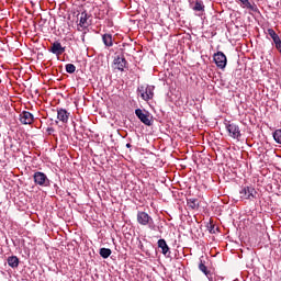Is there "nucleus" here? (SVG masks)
<instances>
[{"label":"nucleus","instance_id":"nucleus-17","mask_svg":"<svg viewBox=\"0 0 281 281\" xmlns=\"http://www.w3.org/2000/svg\"><path fill=\"white\" fill-rule=\"evenodd\" d=\"M7 262L9 267H11L12 269H16V267H19V257L11 256L8 258Z\"/></svg>","mask_w":281,"mask_h":281},{"label":"nucleus","instance_id":"nucleus-26","mask_svg":"<svg viewBox=\"0 0 281 281\" xmlns=\"http://www.w3.org/2000/svg\"><path fill=\"white\" fill-rule=\"evenodd\" d=\"M210 233L211 234H214L215 232H214V225H211V227H210Z\"/></svg>","mask_w":281,"mask_h":281},{"label":"nucleus","instance_id":"nucleus-23","mask_svg":"<svg viewBox=\"0 0 281 281\" xmlns=\"http://www.w3.org/2000/svg\"><path fill=\"white\" fill-rule=\"evenodd\" d=\"M267 34L270 36V38H272V41L279 36L273 29H268Z\"/></svg>","mask_w":281,"mask_h":281},{"label":"nucleus","instance_id":"nucleus-22","mask_svg":"<svg viewBox=\"0 0 281 281\" xmlns=\"http://www.w3.org/2000/svg\"><path fill=\"white\" fill-rule=\"evenodd\" d=\"M66 71H67V74H76V65L67 64L66 65Z\"/></svg>","mask_w":281,"mask_h":281},{"label":"nucleus","instance_id":"nucleus-4","mask_svg":"<svg viewBox=\"0 0 281 281\" xmlns=\"http://www.w3.org/2000/svg\"><path fill=\"white\" fill-rule=\"evenodd\" d=\"M135 115L143 124H145V126H153V117L150 116V113L144 112L142 109H136Z\"/></svg>","mask_w":281,"mask_h":281},{"label":"nucleus","instance_id":"nucleus-16","mask_svg":"<svg viewBox=\"0 0 281 281\" xmlns=\"http://www.w3.org/2000/svg\"><path fill=\"white\" fill-rule=\"evenodd\" d=\"M199 269L202 271V273H204V276H206L209 280H212V273L207 270V266L203 263L202 260L199 263Z\"/></svg>","mask_w":281,"mask_h":281},{"label":"nucleus","instance_id":"nucleus-1","mask_svg":"<svg viewBox=\"0 0 281 281\" xmlns=\"http://www.w3.org/2000/svg\"><path fill=\"white\" fill-rule=\"evenodd\" d=\"M35 186L41 188H49V178L44 172L37 171L33 175Z\"/></svg>","mask_w":281,"mask_h":281},{"label":"nucleus","instance_id":"nucleus-3","mask_svg":"<svg viewBox=\"0 0 281 281\" xmlns=\"http://www.w3.org/2000/svg\"><path fill=\"white\" fill-rule=\"evenodd\" d=\"M137 223L139 225H143V226L148 225L149 227H153V225H155V222L153 221V217L144 211H138L137 212Z\"/></svg>","mask_w":281,"mask_h":281},{"label":"nucleus","instance_id":"nucleus-20","mask_svg":"<svg viewBox=\"0 0 281 281\" xmlns=\"http://www.w3.org/2000/svg\"><path fill=\"white\" fill-rule=\"evenodd\" d=\"M99 254H100L101 258L106 259V258H109V256H111L112 251L110 248H101Z\"/></svg>","mask_w":281,"mask_h":281},{"label":"nucleus","instance_id":"nucleus-6","mask_svg":"<svg viewBox=\"0 0 281 281\" xmlns=\"http://www.w3.org/2000/svg\"><path fill=\"white\" fill-rule=\"evenodd\" d=\"M153 87L150 86H140L138 87L137 91L140 94V98L145 100V102H148V100H153L155 93L153 92Z\"/></svg>","mask_w":281,"mask_h":281},{"label":"nucleus","instance_id":"nucleus-28","mask_svg":"<svg viewBox=\"0 0 281 281\" xmlns=\"http://www.w3.org/2000/svg\"><path fill=\"white\" fill-rule=\"evenodd\" d=\"M139 247L140 249H144V244H142V241H139Z\"/></svg>","mask_w":281,"mask_h":281},{"label":"nucleus","instance_id":"nucleus-12","mask_svg":"<svg viewBox=\"0 0 281 281\" xmlns=\"http://www.w3.org/2000/svg\"><path fill=\"white\" fill-rule=\"evenodd\" d=\"M57 120L63 122V124H67L69 122V112L65 109L57 110Z\"/></svg>","mask_w":281,"mask_h":281},{"label":"nucleus","instance_id":"nucleus-8","mask_svg":"<svg viewBox=\"0 0 281 281\" xmlns=\"http://www.w3.org/2000/svg\"><path fill=\"white\" fill-rule=\"evenodd\" d=\"M79 19V27H82L83 30H87L89 25H91V22L89 21L90 15L87 13V11L81 12L80 14L77 15Z\"/></svg>","mask_w":281,"mask_h":281},{"label":"nucleus","instance_id":"nucleus-21","mask_svg":"<svg viewBox=\"0 0 281 281\" xmlns=\"http://www.w3.org/2000/svg\"><path fill=\"white\" fill-rule=\"evenodd\" d=\"M273 139L277 144H281V130H276L273 133Z\"/></svg>","mask_w":281,"mask_h":281},{"label":"nucleus","instance_id":"nucleus-5","mask_svg":"<svg viewBox=\"0 0 281 281\" xmlns=\"http://www.w3.org/2000/svg\"><path fill=\"white\" fill-rule=\"evenodd\" d=\"M213 60L218 69H225V67H227V56H225V53L223 52L215 53L213 55Z\"/></svg>","mask_w":281,"mask_h":281},{"label":"nucleus","instance_id":"nucleus-9","mask_svg":"<svg viewBox=\"0 0 281 281\" xmlns=\"http://www.w3.org/2000/svg\"><path fill=\"white\" fill-rule=\"evenodd\" d=\"M20 122L24 125H30L34 123V114L29 111H23L20 113Z\"/></svg>","mask_w":281,"mask_h":281},{"label":"nucleus","instance_id":"nucleus-18","mask_svg":"<svg viewBox=\"0 0 281 281\" xmlns=\"http://www.w3.org/2000/svg\"><path fill=\"white\" fill-rule=\"evenodd\" d=\"M192 10L194 12H205V5L202 1H195V4L193 5Z\"/></svg>","mask_w":281,"mask_h":281},{"label":"nucleus","instance_id":"nucleus-2","mask_svg":"<svg viewBox=\"0 0 281 281\" xmlns=\"http://www.w3.org/2000/svg\"><path fill=\"white\" fill-rule=\"evenodd\" d=\"M240 199H246L248 201H254L258 196V191L254 187H244L240 191Z\"/></svg>","mask_w":281,"mask_h":281},{"label":"nucleus","instance_id":"nucleus-11","mask_svg":"<svg viewBox=\"0 0 281 281\" xmlns=\"http://www.w3.org/2000/svg\"><path fill=\"white\" fill-rule=\"evenodd\" d=\"M48 52L55 54V56H63V54H65V47H63L60 42H54L50 48H48Z\"/></svg>","mask_w":281,"mask_h":281},{"label":"nucleus","instance_id":"nucleus-27","mask_svg":"<svg viewBox=\"0 0 281 281\" xmlns=\"http://www.w3.org/2000/svg\"><path fill=\"white\" fill-rule=\"evenodd\" d=\"M85 34H87V33H82V35H81L82 43H85Z\"/></svg>","mask_w":281,"mask_h":281},{"label":"nucleus","instance_id":"nucleus-24","mask_svg":"<svg viewBox=\"0 0 281 281\" xmlns=\"http://www.w3.org/2000/svg\"><path fill=\"white\" fill-rule=\"evenodd\" d=\"M274 45H278L281 43L280 35L277 36V38L272 40Z\"/></svg>","mask_w":281,"mask_h":281},{"label":"nucleus","instance_id":"nucleus-14","mask_svg":"<svg viewBox=\"0 0 281 281\" xmlns=\"http://www.w3.org/2000/svg\"><path fill=\"white\" fill-rule=\"evenodd\" d=\"M187 205L190 210H199V199L196 198L188 199Z\"/></svg>","mask_w":281,"mask_h":281},{"label":"nucleus","instance_id":"nucleus-15","mask_svg":"<svg viewBox=\"0 0 281 281\" xmlns=\"http://www.w3.org/2000/svg\"><path fill=\"white\" fill-rule=\"evenodd\" d=\"M102 41L105 45V47H113V35L111 34H103Z\"/></svg>","mask_w":281,"mask_h":281},{"label":"nucleus","instance_id":"nucleus-13","mask_svg":"<svg viewBox=\"0 0 281 281\" xmlns=\"http://www.w3.org/2000/svg\"><path fill=\"white\" fill-rule=\"evenodd\" d=\"M158 247L161 249V254L164 256H167L170 252V247H168V244L166 243V239H159L158 240Z\"/></svg>","mask_w":281,"mask_h":281},{"label":"nucleus","instance_id":"nucleus-10","mask_svg":"<svg viewBox=\"0 0 281 281\" xmlns=\"http://www.w3.org/2000/svg\"><path fill=\"white\" fill-rule=\"evenodd\" d=\"M127 64L128 63L126 61V58H124V56H116L113 60V68L117 69L119 71H124V68Z\"/></svg>","mask_w":281,"mask_h":281},{"label":"nucleus","instance_id":"nucleus-7","mask_svg":"<svg viewBox=\"0 0 281 281\" xmlns=\"http://www.w3.org/2000/svg\"><path fill=\"white\" fill-rule=\"evenodd\" d=\"M226 131L229 137H233V139H240V127L236 125V123H226Z\"/></svg>","mask_w":281,"mask_h":281},{"label":"nucleus","instance_id":"nucleus-25","mask_svg":"<svg viewBox=\"0 0 281 281\" xmlns=\"http://www.w3.org/2000/svg\"><path fill=\"white\" fill-rule=\"evenodd\" d=\"M276 49L281 54V42L277 45H274Z\"/></svg>","mask_w":281,"mask_h":281},{"label":"nucleus","instance_id":"nucleus-29","mask_svg":"<svg viewBox=\"0 0 281 281\" xmlns=\"http://www.w3.org/2000/svg\"><path fill=\"white\" fill-rule=\"evenodd\" d=\"M126 148H131V143H127V144H126Z\"/></svg>","mask_w":281,"mask_h":281},{"label":"nucleus","instance_id":"nucleus-19","mask_svg":"<svg viewBox=\"0 0 281 281\" xmlns=\"http://www.w3.org/2000/svg\"><path fill=\"white\" fill-rule=\"evenodd\" d=\"M239 3H240V5H241V8H247L248 10H255L254 9V5L251 4V2H249V0H237Z\"/></svg>","mask_w":281,"mask_h":281}]
</instances>
